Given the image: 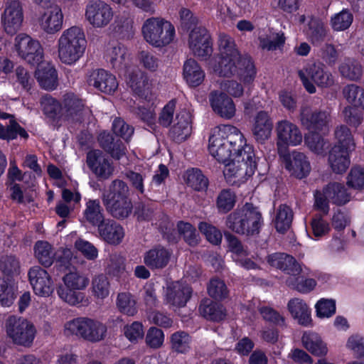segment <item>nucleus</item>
<instances>
[{"label":"nucleus","instance_id":"obj_23","mask_svg":"<svg viewBox=\"0 0 364 364\" xmlns=\"http://www.w3.org/2000/svg\"><path fill=\"white\" fill-rule=\"evenodd\" d=\"M267 262L284 272L298 276L302 272L301 264L292 256L282 252H277L267 257Z\"/></svg>","mask_w":364,"mask_h":364},{"label":"nucleus","instance_id":"obj_37","mask_svg":"<svg viewBox=\"0 0 364 364\" xmlns=\"http://www.w3.org/2000/svg\"><path fill=\"white\" fill-rule=\"evenodd\" d=\"M305 33L313 46H318L326 39L328 29L321 19L311 17L307 24Z\"/></svg>","mask_w":364,"mask_h":364},{"label":"nucleus","instance_id":"obj_2","mask_svg":"<svg viewBox=\"0 0 364 364\" xmlns=\"http://www.w3.org/2000/svg\"><path fill=\"white\" fill-rule=\"evenodd\" d=\"M225 225L236 234L254 236L259 233L263 218L258 208L246 203L228 215Z\"/></svg>","mask_w":364,"mask_h":364},{"label":"nucleus","instance_id":"obj_51","mask_svg":"<svg viewBox=\"0 0 364 364\" xmlns=\"http://www.w3.org/2000/svg\"><path fill=\"white\" fill-rule=\"evenodd\" d=\"M184 178L188 186L196 191H204L208 187V179L202 173L201 171L198 168L187 170Z\"/></svg>","mask_w":364,"mask_h":364},{"label":"nucleus","instance_id":"obj_1","mask_svg":"<svg viewBox=\"0 0 364 364\" xmlns=\"http://www.w3.org/2000/svg\"><path fill=\"white\" fill-rule=\"evenodd\" d=\"M240 130L232 125L215 127L209 138L210 154L220 163L226 164L246 146Z\"/></svg>","mask_w":364,"mask_h":364},{"label":"nucleus","instance_id":"obj_13","mask_svg":"<svg viewBox=\"0 0 364 364\" xmlns=\"http://www.w3.org/2000/svg\"><path fill=\"white\" fill-rule=\"evenodd\" d=\"M86 163L92 173L99 180H107L114 174L115 167L113 161L102 151L92 150L87 152Z\"/></svg>","mask_w":364,"mask_h":364},{"label":"nucleus","instance_id":"obj_56","mask_svg":"<svg viewBox=\"0 0 364 364\" xmlns=\"http://www.w3.org/2000/svg\"><path fill=\"white\" fill-rule=\"evenodd\" d=\"M236 203V196L230 189H223L216 199V207L220 213H226L231 210Z\"/></svg>","mask_w":364,"mask_h":364},{"label":"nucleus","instance_id":"obj_45","mask_svg":"<svg viewBox=\"0 0 364 364\" xmlns=\"http://www.w3.org/2000/svg\"><path fill=\"white\" fill-rule=\"evenodd\" d=\"M343 95L351 107L364 109V88L355 84L346 85L342 90Z\"/></svg>","mask_w":364,"mask_h":364},{"label":"nucleus","instance_id":"obj_55","mask_svg":"<svg viewBox=\"0 0 364 364\" xmlns=\"http://www.w3.org/2000/svg\"><path fill=\"white\" fill-rule=\"evenodd\" d=\"M108 55L113 67L122 68L127 66L129 55L123 45L119 43L112 46L108 51Z\"/></svg>","mask_w":364,"mask_h":364},{"label":"nucleus","instance_id":"obj_30","mask_svg":"<svg viewBox=\"0 0 364 364\" xmlns=\"http://www.w3.org/2000/svg\"><path fill=\"white\" fill-rule=\"evenodd\" d=\"M35 76L40 86L46 90H53L58 85V74L54 66L49 63H43L35 72Z\"/></svg>","mask_w":364,"mask_h":364},{"label":"nucleus","instance_id":"obj_47","mask_svg":"<svg viewBox=\"0 0 364 364\" xmlns=\"http://www.w3.org/2000/svg\"><path fill=\"white\" fill-rule=\"evenodd\" d=\"M41 107L43 114L52 119H61V102L49 95L41 97Z\"/></svg>","mask_w":364,"mask_h":364},{"label":"nucleus","instance_id":"obj_32","mask_svg":"<svg viewBox=\"0 0 364 364\" xmlns=\"http://www.w3.org/2000/svg\"><path fill=\"white\" fill-rule=\"evenodd\" d=\"M191 115L186 110H182L176 115V123L170 130L171 137L176 142L186 140L191 134Z\"/></svg>","mask_w":364,"mask_h":364},{"label":"nucleus","instance_id":"obj_40","mask_svg":"<svg viewBox=\"0 0 364 364\" xmlns=\"http://www.w3.org/2000/svg\"><path fill=\"white\" fill-rule=\"evenodd\" d=\"M301 342L304 347L315 356H324L328 353L326 344L315 332H305L302 336Z\"/></svg>","mask_w":364,"mask_h":364},{"label":"nucleus","instance_id":"obj_10","mask_svg":"<svg viewBox=\"0 0 364 364\" xmlns=\"http://www.w3.org/2000/svg\"><path fill=\"white\" fill-rule=\"evenodd\" d=\"M188 45L193 55L201 60H206L212 55L213 42L204 27H195L190 31Z\"/></svg>","mask_w":364,"mask_h":364},{"label":"nucleus","instance_id":"obj_38","mask_svg":"<svg viewBox=\"0 0 364 364\" xmlns=\"http://www.w3.org/2000/svg\"><path fill=\"white\" fill-rule=\"evenodd\" d=\"M324 193L330 202L341 206L350 200L351 195L343 183L331 182L324 187Z\"/></svg>","mask_w":364,"mask_h":364},{"label":"nucleus","instance_id":"obj_44","mask_svg":"<svg viewBox=\"0 0 364 364\" xmlns=\"http://www.w3.org/2000/svg\"><path fill=\"white\" fill-rule=\"evenodd\" d=\"M338 71L341 77L351 81H358L363 75L361 65L351 58L344 59L339 65Z\"/></svg>","mask_w":364,"mask_h":364},{"label":"nucleus","instance_id":"obj_25","mask_svg":"<svg viewBox=\"0 0 364 364\" xmlns=\"http://www.w3.org/2000/svg\"><path fill=\"white\" fill-rule=\"evenodd\" d=\"M209 100L213 111L220 117L231 119L235 116V105L227 94L214 91L210 93Z\"/></svg>","mask_w":364,"mask_h":364},{"label":"nucleus","instance_id":"obj_26","mask_svg":"<svg viewBox=\"0 0 364 364\" xmlns=\"http://www.w3.org/2000/svg\"><path fill=\"white\" fill-rule=\"evenodd\" d=\"M171 256V250L159 245L144 254V263L152 270L162 269L168 265Z\"/></svg>","mask_w":364,"mask_h":364},{"label":"nucleus","instance_id":"obj_12","mask_svg":"<svg viewBox=\"0 0 364 364\" xmlns=\"http://www.w3.org/2000/svg\"><path fill=\"white\" fill-rule=\"evenodd\" d=\"M85 18L94 28L107 26L113 18L111 6L102 0H90L85 9Z\"/></svg>","mask_w":364,"mask_h":364},{"label":"nucleus","instance_id":"obj_22","mask_svg":"<svg viewBox=\"0 0 364 364\" xmlns=\"http://www.w3.org/2000/svg\"><path fill=\"white\" fill-rule=\"evenodd\" d=\"M87 82L90 85L109 95L114 93L118 87L116 77L103 69L93 70Z\"/></svg>","mask_w":364,"mask_h":364},{"label":"nucleus","instance_id":"obj_62","mask_svg":"<svg viewBox=\"0 0 364 364\" xmlns=\"http://www.w3.org/2000/svg\"><path fill=\"white\" fill-rule=\"evenodd\" d=\"M286 284L300 293L307 294L314 289L316 286V281L311 278H289L287 279Z\"/></svg>","mask_w":364,"mask_h":364},{"label":"nucleus","instance_id":"obj_61","mask_svg":"<svg viewBox=\"0 0 364 364\" xmlns=\"http://www.w3.org/2000/svg\"><path fill=\"white\" fill-rule=\"evenodd\" d=\"M218 43L220 58L240 54L236 47L235 40L228 34L220 33Z\"/></svg>","mask_w":364,"mask_h":364},{"label":"nucleus","instance_id":"obj_9","mask_svg":"<svg viewBox=\"0 0 364 364\" xmlns=\"http://www.w3.org/2000/svg\"><path fill=\"white\" fill-rule=\"evenodd\" d=\"M240 151L236 152L235 156L225 164V176L242 178L245 176H250L255 173L257 164L253 148L246 145Z\"/></svg>","mask_w":364,"mask_h":364},{"label":"nucleus","instance_id":"obj_4","mask_svg":"<svg viewBox=\"0 0 364 364\" xmlns=\"http://www.w3.org/2000/svg\"><path fill=\"white\" fill-rule=\"evenodd\" d=\"M213 70L222 77L236 76L245 84L252 82L256 76V69L251 58L241 54L221 57Z\"/></svg>","mask_w":364,"mask_h":364},{"label":"nucleus","instance_id":"obj_21","mask_svg":"<svg viewBox=\"0 0 364 364\" xmlns=\"http://www.w3.org/2000/svg\"><path fill=\"white\" fill-rule=\"evenodd\" d=\"M192 289L187 284L179 282L167 285L165 298L167 304L174 307H183L190 299Z\"/></svg>","mask_w":364,"mask_h":364},{"label":"nucleus","instance_id":"obj_3","mask_svg":"<svg viewBox=\"0 0 364 364\" xmlns=\"http://www.w3.org/2000/svg\"><path fill=\"white\" fill-rule=\"evenodd\" d=\"M58 58L63 63L73 65L83 55L87 40L82 28L72 26L63 31L58 40Z\"/></svg>","mask_w":364,"mask_h":364},{"label":"nucleus","instance_id":"obj_59","mask_svg":"<svg viewBox=\"0 0 364 364\" xmlns=\"http://www.w3.org/2000/svg\"><path fill=\"white\" fill-rule=\"evenodd\" d=\"M346 185L354 190H364V168L356 166L351 168L346 177Z\"/></svg>","mask_w":364,"mask_h":364},{"label":"nucleus","instance_id":"obj_11","mask_svg":"<svg viewBox=\"0 0 364 364\" xmlns=\"http://www.w3.org/2000/svg\"><path fill=\"white\" fill-rule=\"evenodd\" d=\"M15 48L18 55L31 65H38L43 58V50L39 41L24 33L15 38Z\"/></svg>","mask_w":364,"mask_h":364},{"label":"nucleus","instance_id":"obj_52","mask_svg":"<svg viewBox=\"0 0 364 364\" xmlns=\"http://www.w3.org/2000/svg\"><path fill=\"white\" fill-rule=\"evenodd\" d=\"M16 297V288L9 279L0 278V303L2 306H10Z\"/></svg>","mask_w":364,"mask_h":364},{"label":"nucleus","instance_id":"obj_53","mask_svg":"<svg viewBox=\"0 0 364 364\" xmlns=\"http://www.w3.org/2000/svg\"><path fill=\"white\" fill-rule=\"evenodd\" d=\"M117 306L119 311L128 316H134L137 312L136 302L129 292H121L117 295Z\"/></svg>","mask_w":364,"mask_h":364},{"label":"nucleus","instance_id":"obj_14","mask_svg":"<svg viewBox=\"0 0 364 364\" xmlns=\"http://www.w3.org/2000/svg\"><path fill=\"white\" fill-rule=\"evenodd\" d=\"M276 131L278 141V154L288 151L287 146H296L302 141L303 136L299 127L287 120H282L277 124Z\"/></svg>","mask_w":364,"mask_h":364},{"label":"nucleus","instance_id":"obj_34","mask_svg":"<svg viewBox=\"0 0 364 364\" xmlns=\"http://www.w3.org/2000/svg\"><path fill=\"white\" fill-rule=\"evenodd\" d=\"M83 220L85 222L97 228L107 220L105 218L104 209L99 199H89L85 203Z\"/></svg>","mask_w":364,"mask_h":364},{"label":"nucleus","instance_id":"obj_19","mask_svg":"<svg viewBox=\"0 0 364 364\" xmlns=\"http://www.w3.org/2000/svg\"><path fill=\"white\" fill-rule=\"evenodd\" d=\"M30 283L36 294L48 296L53 291V283L46 270L39 266H35L28 272Z\"/></svg>","mask_w":364,"mask_h":364},{"label":"nucleus","instance_id":"obj_28","mask_svg":"<svg viewBox=\"0 0 364 364\" xmlns=\"http://www.w3.org/2000/svg\"><path fill=\"white\" fill-rule=\"evenodd\" d=\"M98 142L102 149L115 160H119L126 154V146L119 139H115L109 132H103L98 136Z\"/></svg>","mask_w":364,"mask_h":364},{"label":"nucleus","instance_id":"obj_36","mask_svg":"<svg viewBox=\"0 0 364 364\" xmlns=\"http://www.w3.org/2000/svg\"><path fill=\"white\" fill-rule=\"evenodd\" d=\"M287 309L291 316L303 326H308L311 321V311L307 304L299 298L289 301Z\"/></svg>","mask_w":364,"mask_h":364},{"label":"nucleus","instance_id":"obj_42","mask_svg":"<svg viewBox=\"0 0 364 364\" xmlns=\"http://www.w3.org/2000/svg\"><path fill=\"white\" fill-rule=\"evenodd\" d=\"M107 333V326L102 322L87 317L83 339L91 342L103 340Z\"/></svg>","mask_w":364,"mask_h":364},{"label":"nucleus","instance_id":"obj_63","mask_svg":"<svg viewBox=\"0 0 364 364\" xmlns=\"http://www.w3.org/2000/svg\"><path fill=\"white\" fill-rule=\"evenodd\" d=\"M0 270L8 277L19 274L20 262L14 255H4L0 258Z\"/></svg>","mask_w":364,"mask_h":364},{"label":"nucleus","instance_id":"obj_39","mask_svg":"<svg viewBox=\"0 0 364 364\" xmlns=\"http://www.w3.org/2000/svg\"><path fill=\"white\" fill-rule=\"evenodd\" d=\"M183 78L191 87H197L200 85L205 79V72L193 58L188 59L183 65Z\"/></svg>","mask_w":364,"mask_h":364},{"label":"nucleus","instance_id":"obj_64","mask_svg":"<svg viewBox=\"0 0 364 364\" xmlns=\"http://www.w3.org/2000/svg\"><path fill=\"white\" fill-rule=\"evenodd\" d=\"M125 259L119 253L114 252L109 255L107 270L109 274L119 277L125 272Z\"/></svg>","mask_w":364,"mask_h":364},{"label":"nucleus","instance_id":"obj_54","mask_svg":"<svg viewBox=\"0 0 364 364\" xmlns=\"http://www.w3.org/2000/svg\"><path fill=\"white\" fill-rule=\"evenodd\" d=\"M353 21V14L348 9H345L331 16L330 25L333 31H343L350 26Z\"/></svg>","mask_w":364,"mask_h":364},{"label":"nucleus","instance_id":"obj_50","mask_svg":"<svg viewBox=\"0 0 364 364\" xmlns=\"http://www.w3.org/2000/svg\"><path fill=\"white\" fill-rule=\"evenodd\" d=\"M286 38L282 32H270L259 37V47L263 50H275L282 47Z\"/></svg>","mask_w":364,"mask_h":364},{"label":"nucleus","instance_id":"obj_6","mask_svg":"<svg viewBox=\"0 0 364 364\" xmlns=\"http://www.w3.org/2000/svg\"><path fill=\"white\" fill-rule=\"evenodd\" d=\"M141 31L146 41L155 48L168 46L175 36L173 25L162 18L151 17L146 19Z\"/></svg>","mask_w":364,"mask_h":364},{"label":"nucleus","instance_id":"obj_43","mask_svg":"<svg viewBox=\"0 0 364 364\" xmlns=\"http://www.w3.org/2000/svg\"><path fill=\"white\" fill-rule=\"evenodd\" d=\"M199 311L203 317L210 321H218L225 316L223 306L210 299L202 301L199 306Z\"/></svg>","mask_w":364,"mask_h":364},{"label":"nucleus","instance_id":"obj_35","mask_svg":"<svg viewBox=\"0 0 364 364\" xmlns=\"http://www.w3.org/2000/svg\"><path fill=\"white\" fill-rule=\"evenodd\" d=\"M107 211L117 220L128 218L132 212L133 205L129 198L102 202Z\"/></svg>","mask_w":364,"mask_h":364},{"label":"nucleus","instance_id":"obj_41","mask_svg":"<svg viewBox=\"0 0 364 364\" xmlns=\"http://www.w3.org/2000/svg\"><path fill=\"white\" fill-rule=\"evenodd\" d=\"M129 198V188L126 182L116 178L110 182L102 193V201Z\"/></svg>","mask_w":364,"mask_h":364},{"label":"nucleus","instance_id":"obj_29","mask_svg":"<svg viewBox=\"0 0 364 364\" xmlns=\"http://www.w3.org/2000/svg\"><path fill=\"white\" fill-rule=\"evenodd\" d=\"M98 142L102 149L115 160H119L126 154V146L119 139H115L109 132H103L98 136Z\"/></svg>","mask_w":364,"mask_h":364},{"label":"nucleus","instance_id":"obj_15","mask_svg":"<svg viewBox=\"0 0 364 364\" xmlns=\"http://www.w3.org/2000/svg\"><path fill=\"white\" fill-rule=\"evenodd\" d=\"M61 108V119L71 122H81L90 113L82 100L73 93L63 95Z\"/></svg>","mask_w":364,"mask_h":364},{"label":"nucleus","instance_id":"obj_46","mask_svg":"<svg viewBox=\"0 0 364 364\" xmlns=\"http://www.w3.org/2000/svg\"><path fill=\"white\" fill-rule=\"evenodd\" d=\"M35 256L44 267H50L54 262V249L46 241H38L34 246Z\"/></svg>","mask_w":364,"mask_h":364},{"label":"nucleus","instance_id":"obj_31","mask_svg":"<svg viewBox=\"0 0 364 364\" xmlns=\"http://www.w3.org/2000/svg\"><path fill=\"white\" fill-rule=\"evenodd\" d=\"M100 236L107 243L118 245L124 238L123 228L113 220H107L98 227Z\"/></svg>","mask_w":364,"mask_h":364},{"label":"nucleus","instance_id":"obj_60","mask_svg":"<svg viewBox=\"0 0 364 364\" xmlns=\"http://www.w3.org/2000/svg\"><path fill=\"white\" fill-rule=\"evenodd\" d=\"M172 349L180 353H186L190 349L191 337L184 331H177L171 335Z\"/></svg>","mask_w":364,"mask_h":364},{"label":"nucleus","instance_id":"obj_5","mask_svg":"<svg viewBox=\"0 0 364 364\" xmlns=\"http://www.w3.org/2000/svg\"><path fill=\"white\" fill-rule=\"evenodd\" d=\"M64 286L57 287L58 296L71 306H77L86 301L85 294L80 291L89 284V279L78 271H70L63 277Z\"/></svg>","mask_w":364,"mask_h":364},{"label":"nucleus","instance_id":"obj_57","mask_svg":"<svg viewBox=\"0 0 364 364\" xmlns=\"http://www.w3.org/2000/svg\"><path fill=\"white\" fill-rule=\"evenodd\" d=\"M109 282L107 276L100 274L95 276L92 280V291L97 299H103L109 294Z\"/></svg>","mask_w":364,"mask_h":364},{"label":"nucleus","instance_id":"obj_48","mask_svg":"<svg viewBox=\"0 0 364 364\" xmlns=\"http://www.w3.org/2000/svg\"><path fill=\"white\" fill-rule=\"evenodd\" d=\"M292 210L287 205H280L277 210L274 225L279 232H285L289 229L293 220Z\"/></svg>","mask_w":364,"mask_h":364},{"label":"nucleus","instance_id":"obj_18","mask_svg":"<svg viewBox=\"0 0 364 364\" xmlns=\"http://www.w3.org/2000/svg\"><path fill=\"white\" fill-rule=\"evenodd\" d=\"M279 156L283 159L285 168L298 178L306 176L311 171V165L304 154L293 151L291 154L286 151L284 154L279 153Z\"/></svg>","mask_w":364,"mask_h":364},{"label":"nucleus","instance_id":"obj_7","mask_svg":"<svg viewBox=\"0 0 364 364\" xmlns=\"http://www.w3.org/2000/svg\"><path fill=\"white\" fill-rule=\"evenodd\" d=\"M299 76L306 91L315 93V85L321 88H328L335 84V77L322 62L316 61L308 63L302 70H299Z\"/></svg>","mask_w":364,"mask_h":364},{"label":"nucleus","instance_id":"obj_17","mask_svg":"<svg viewBox=\"0 0 364 364\" xmlns=\"http://www.w3.org/2000/svg\"><path fill=\"white\" fill-rule=\"evenodd\" d=\"M23 19L21 4L18 0H9L1 17L5 31L15 34L21 28Z\"/></svg>","mask_w":364,"mask_h":364},{"label":"nucleus","instance_id":"obj_33","mask_svg":"<svg viewBox=\"0 0 364 364\" xmlns=\"http://www.w3.org/2000/svg\"><path fill=\"white\" fill-rule=\"evenodd\" d=\"M272 122L265 112H259L255 118L252 134L255 139L259 143H264L271 135Z\"/></svg>","mask_w":364,"mask_h":364},{"label":"nucleus","instance_id":"obj_27","mask_svg":"<svg viewBox=\"0 0 364 364\" xmlns=\"http://www.w3.org/2000/svg\"><path fill=\"white\" fill-rule=\"evenodd\" d=\"M347 148L334 146L329 151L328 163L332 171L337 174L345 173L350 165V152Z\"/></svg>","mask_w":364,"mask_h":364},{"label":"nucleus","instance_id":"obj_49","mask_svg":"<svg viewBox=\"0 0 364 364\" xmlns=\"http://www.w3.org/2000/svg\"><path fill=\"white\" fill-rule=\"evenodd\" d=\"M9 124L4 126L0 124V139L4 140H13L19 135L23 139H27L28 134L26 131L19 125L14 119V117H10Z\"/></svg>","mask_w":364,"mask_h":364},{"label":"nucleus","instance_id":"obj_16","mask_svg":"<svg viewBox=\"0 0 364 364\" xmlns=\"http://www.w3.org/2000/svg\"><path fill=\"white\" fill-rule=\"evenodd\" d=\"M300 119L302 125L308 130L318 132L328 127L331 121V114L326 110H312L305 107L301 109Z\"/></svg>","mask_w":364,"mask_h":364},{"label":"nucleus","instance_id":"obj_24","mask_svg":"<svg viewBox=\"0 0 364 364\" xmlns=\"http://www.w3.org/2000/svg\"><path fill=\"white\" fill-rule=\"evenodd\" d=\"M127 83L136 95L149 100L151 84L146 73L140 70H133L129 73Z\"/></svg>","mask_w":364,"mask_h":364},{"label":"nucleus","instance_id":"obj_58","mask_svg":"<svg viewBox=\"0 0 364 364\" xmlns=\"http://www.w3.org/2000/svg\"><path fill=\"white\" fill-rule=\"evenodd\" d=\"M335 138L337 140V144L341 148H347L348 150H353L355 147L354 140L350 130L346 125L338 126L334 131Z\"/></svg>","mask_w":364,"mask_h":364},{"label":"nucleus","instance_id":"obj_8","mask_svg":"<svg viewBox=\"0 0 364 364\" xmlns=\"http://www.w3.org/2000/svg\"><path fill=\"white\" fill-rule=\"evenodd\" d=\"M7 338L16 346L30 348L34 341L36 329L28 320L16 316H9L4 323Z\"/></svg>","mask_w":364,"mask_h":364},{"label":"nucleus","instance_id":"obj_20","mask_svg":"<svg viewBox=\"0 0 364 364\" xmlns=\"http://www.w3.org/2000/svg\"><path fill=\"white\" fill-rule=\"evenodd\" d=\"M63 15L61 9L56 4H50L39 18L41 28L46 33L53 34L62 28Z\"/></svg>","mask_w":364,"mask_h":364}]
</instances>
